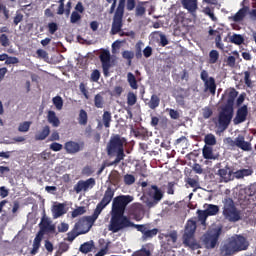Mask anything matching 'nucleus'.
Wrapping results in <instances>:
<instances>
[{
  "instance_id": "54",
  "label": "nucleus",
  "mask_w": 256,
  "mask_h": 256,
  "mask_svg": "<svg viewBox=\"0 0 256 256\" xmlns=\"http://www.w3.org/2000/svg\"><path fill=\"white\" fill-rule=\"evenodd\" d=\"M121 41L116 40L113 44H112V53L116 54L119 53V49H121Z\"/></svg>"
},
{
  "instance_id": "64",
  "label": "nucleus",
  "mask_w": 256,
  "mask_h": 256,
  "mask_svg": "<svg viewBox=\"0 0 256 256\" xmlns=\"http://www.w3.org/2000/svg\"><path fill=\"white\" fill-rule=\"evenodd\" d=\"M48 29H49V33H51V35H53L55 33V31H57V24L53 23V22L49 23Z\"/></svg>"
},
{
  "instance_id": "38",
  "label": "nucleus",
  "mask_w": 256,
  "mask_h": 256,
  "mask_svg": "<svg viewBox=\"0 0 256 256\" xmlns=\"http://www.w3.org/2000/svg\"><path fill=\"white\" fill-rule=\"evenodd\" d=\"M95 107L98 109H103V96L101 94H97L94 98Z\"/></svg>"
},
{
  "instance_id": "56",
  "label": "nucleus",
  "mask_w": 256,
  "mask_h": 256,
  "mask_svg": "<svg viewBox=\"0 0 256 256\" xmlns=\"http://www.w3.org/2000/svg\"><path fill=\"white\" fill-rule=\"evenodd\" d=\"M101 77V73L99 72V70H94L91 73V81H93L94 83H97V81H99Z\"/></svg>"
},
{
  "instance_id": "34",
  "label": "nucleus",
  "mask_w": 256,
  "mask_h": 256,
  "mask_svg": "<svg viewBox=\"0 0 256 256\" xmlns=\"http://www.w3.org/2000/svg\"><path fill=\"white\" fill-rule=\"evenodd\" d=\"M93 250V241L86 242L80 246V251L82 253H89Z\"/></svg>"
},
{
  "instance_id": "25",
  "label": "nucleus",
  "mask_w": 256,
  "mask_h": 256,
  "mask_svg": "<svg viewBox=\"0 0 256 256\" xmlns=\"http://www.w3.org/2000/svg\"><path fill=\"white\" fill-rule=\"evenodd\" d=\"M204 85L206 91H210L212 95H215L217 86L215 85V79H213V77H209V79L204 82Z\"/></svg>"
},
{
  "instance_id": "29",
  "label": "nucleus",
  "mask_w": 256,
  "mask_h": 256,
  "mask_svg": "<svg viewBox=\"0 0 256 256\" xmlns=\"http://www.w3.org/2000/svg\"><path fill=\"white\" fill-rule=\"evenodd\" d=\"M253 171L251 169H242L238 170L234 173V176L236 179H243V177H249V175H252Z\"/></svg>"
},
{
  "instance_id": "6",
  "label": "nucleus",
  "mask_w": 256,
  "mask_h": 256,
  "mask_svg": "<svg viewBox=\"0 0 256 256\" xmlns=\"http://www.w3.org/2000/svg\"><path fill=\"white\" fill-rule=\"evenodd\" d=\"M197 229V223L194 220H188L184 230V245L190 247V249H197L199 244L195 241L193 235H195V231Z\"/></svg>"
},
{
  "instance_id": "50",
  "label": "nucleus",
  "mask_w": 256,
  "mask_h": 256,
  "mask_svg": "<svg viewBox=\"0 0 256 256\" xmlns=\"http://www.w3.org/2000/svg\"><path fill=\"white\" fill-rule=\"evenodd\" d=\"M203 12L205 13V15H208V17H210L212 21H217V17H215V14L210 7L204 8Z\"/></svg>"
},
{
  "instance_id": "33",
  "label": "nucleus",
  "mask_w": 256,
  "mask_h": 256,
  "mask_svg": "<svg viewBox=\"0 0 256 256\" xmlns=\"http://www.w3.org/2000/svg\"><path fill=\"white\" fill-rule=\"evenodd\" d=\"M32 122L31 121H25L19 124L18 131L20 133H27L31 127Z\"/></svg>"
},
{
  "instance_id": "8",
  "label": "nucleus",
  "mask_w": 256,
  "mask_h": 256,
  "mask_svg": "<svg viewBox=\"0 0 256 256\" xmlns=\"http://www.w3.org/2000/svg\"><path fill=\"white\" fill-rule=\"evenodd\" d=\"M223 215L228 219V221H239V213L235 209L233 200L230 198L224 200Z\"/></svg>"
},
{
  "instance_id": "62",
  "label": "nucleus",
  "mask_w": 256,
  "mask_h": 256,
  "mask_svg": "<svg viewBox=\"0 0 256 256\" xmlns=\"http://www.w3.org/2000/svg\"><path fill=\"white\" fill-rule=\"evenodd\" d=\"M143 55H144V57L149 58L151 55H153V48H151L150 46H147L143 50Z\"/></svg>"
},
{
  "instance_id": "1",
  "label": "nucleus",
  "mask_w": 256,
  "mask_h": 256,
  "mask_svg": "<svg viewBox=\"0 0 256 256\" xmlns=\"http://www.w3.org/2000/svg\"><path fill=\"white\" fill-rule=\"evenodd\" d=\"M131 201H133V196L130 195L118 196L113 199L111 219L108 227L109 231H112V233H117L121 231V229L133 225V223L128 220L127 216H124L125 207H127Z\"/></svg>"
},
{
  "instance_id": "61",
  "label": "nucleus",
  "mask_w": 256,
  "mask_h": 256,
  "mask_svg": "<svg viewBox=\"0 0 256 256\" xmlns=\"http://www.w3.org/2000/svg\"><path fill=\"white\" fill-rule=\"evenodd\" d=\"M37 55H38V57H40L41 59H49V54H47V51H45V50H43V49L37 50Z\"/></svg>"
},
{
  "instance_id": "16",
  "label": "nucleus",
  "mask_w": 256,
  "mask_h": 256,
  "mask_svg": "<svg viewBox=\"0 0 256 256\" xmlns=\"http://www.w3.org/2000/svg\"><path fill=\"white\" fill-rule=\"evenodd\" d=\"M121 27H123V14L115 13L111 28L112 35H117L121 31Z\"/></svg>"
},
{
  "instance_id": "19",
  "label": "nucleus",
  "mask_w": 256,
  "mask_h": 256,
  "mask_svg": "<svg viewBox=\"0 0 256 256\" xmlns=\"http://www.w3.org/2000/svg\"><path fill=\"white\" fill-rule=\"evenodd\" d=\"M64 149L69 154L73 155L75 153H79L81 151V145L74 141L66 142L64 145Z\"/></svg>"
},
{
  "instance_id": "28",
  "label": "nucleus",
  "mask_w": 256,
  "mask_h": 256,
  "mask_svg": "<svg viewBox=\"0 0 256 256\" xmlns=\"http://www.w3.org/2000/svg\"><path fill=\"white\" fill-rule=\"evenodd\" d=\"M247 11H249V8H242L240 9L233 17V21L236 23H239V21H243L245 15L247 14Z\"/></svg>"
},
{
  "instance_id": "31",
  "label": "nucleus",
  "mask_w": 256,
  "mask_h": 256,
  "mask_svg": "<svg viewBox=\"0 0 256 256\" xmlns=\"http://www.w3.org/2000/svg\"><path fill=\"white\" fill-rule=\"evenodd\" d=\"M159 103H160V100H159L158 96L152 95L151 99L148 103V106L150 107V109H157V107H159Z\"/></svg>"
},
{
  "instance_id": "59",
  "label": "nucleus",
  "mask_w": 256,
  "mask_h": 256,
  "mask_svg": "<svg viewBox=\"0 0 256 256\" xmlns=\"http://www.w3.org/2000/svg\"><path fill=\"white\" fill-rule=\"evenodd\" d=\"M58 231H60V233H66V231H69V224L63 222L58 226Z\"/></svg>"
},
{
  "instance_id": "14",
  "label": "nucleus",
  "mask_w": 256,
  "mask_h": 256,
  "mask_svg": "<svg viewBox=\"0 0 256 256\" xmlns=\"http://www.w3.org/2000/svg\"><path fill=\"white\" fill-rule=\"evenodd\" d=\"M39 233H42L45 235V233H55V225H53L49 218L43 217L40 222V231Z\"/></svg>"
},
{
  "instance_id": "60",
  "label": "nucleus",
  "mask_w": 256,
  "mask_h": 256,
  "mask_svg": "<svg viewBox=\"0 0 256 256\" xmlns=\"http://www.w3.org/2000/svg\"><path fill=\"white\" fill-rule=\"evenodd\" d=\"M23 21V14L20 12H16V15L14 17V25H19Z\"/></svg>"
},
{
  "instance_id": "46",
  "label": "nucleus",
  "mask_w": 256,
  "mask_h": 256,
  "mask_svg": "<svg viewBox=\"0 0 256 256\" xmlns=\"http://www.w3.org/2000/svg\"><path fill=\"white\" fill-rule=\"evenodd\" d=\"M122 57L124 59H127V61H129V65H131V59H133V57H135V53L133 51H124L122 53Z\"/></svg>"
},
{
  "instance_id": "13",
  "label": "nucleus",
  "mask_w": 256,
  "mask_h": 256,
  "mask_svg": "<svg viewBox=\"0 0 256 256\" xmlns=\"http://www.w3.org/2000/svg\"><path fill=\"white\" fill-rule=\"evenodd\" d=\"M95 187V180L93 178H89L86 181H79L74 187L76 193H81V191H89V189H93Z\"/></svg>"
},
{
  "instance_id": "5",
  "label": "nucleus",
  "mask_w": 256,
  "mask_h": 256,
  "mask_svg": "<svg viewBox=\"0 0 256 256\" xmlns=\"http://www.w3.org/2000/svg\"><path fill=\"white\" fill-rule=\"evenodd\" d=\"M221 231H223L221 225H214L202 236V243L206 249H215L217 247Z\"/></svg>"
},
{
  "instance_id": "37",
  "label": "nucleus",
  "mask_w": 256,
  "mask_h": 256,
  "mask_svg": "<svg viewBox=\"0 0 256 256\" xmlns=\"http://www.w3.org/2000/svg\"><path fill=\"white\" fill-rule=\"evenodd\" d=\"M127 103L130 105V107H133L135 103H137V95L133 92H129L127 95Z\"/></svg>"
},
{
  "instance_id": "12",
  "label": "nucleus",
  "mask_w": 256,
  "mask_h": 256,
  "mask_svg": "<svg viewBox=\"0 0 256 256\" xmlns=\"http://www.w3.org/2000/svg\"><path fill=\"white\" fill-rule=\"evenodd\" d=\"M149 196L153 199V201L146 200L145 203L147 207H155L159 201L163 199V192L157 188V186H152L149 192Z\"/></svg>"
},
{
  "instance_id": "49",
  "label": "nucleus",
  "mask_w": 256,
  "mask_h": 256,
  "mask_svg": "<svg viewBox=\"0 0 256 256\" xmlns=\"http://www.w3.org/2000/svg\"><path fill=\"white\" fill-rule=\"evenodd\" d=\"M203 12L205 13V15H208V17H210L212 21H217V17H215V14L210 7L204 8Z\"/></svg>"
},
{
  "instance_id": "35",
  "label": "nucleus",
  "mask_w": 256,
  "mask_h": 256,
  "mask_svg": "<svg viewBox=\"0 0 256 256\" xmlns=\"http://www.w3.org/2000/svg\"><path fill=\"white\" fill-rule=\"evenodd\" d=\"M219 60V52L217 50H212L209 53V63L215 64Z\"/></svg>"
},
{
  "instance_id": "20",
  "label": "nucleus",
  "mask_w": 256,
  "mask_h": 256,
  "mask_svg": "<svg viewBox=\"0 0 256 256\" xmlns=\"http://www.w3.org/2000/svg\"><path fill=\"white\" fill-rule=\"evenodd\" d=\"M41 241H43V233L38 232L32 244V250L30 252L31 255H37V253H39V248L41 247Z\"/></svg>"
},
{
  "instance_id": "41",
  "label": "nucleus",
  "mask_w": 256,
  "mask_h": 256,
  "mask_svg": "<svg viewBox=\"0 0 256 256\" xmlns=\"http://www.w3.org/2000/svg\"><path fill=\"white\" fill-rule=\"evenodd\" d=\"M125 1L126 0H119V4H118V7L116 9V14L118 15H124L125 13Z\"/></svg>"
},
{
  "instance_id": "45",
  "label": "nucleus",
  "mask_w": 256,
  "mask_h": 256,
  "mask_svg": "<svg viewBox=\"0 0 256 256\" xmlns=\"http://www.w3.org/2000/svg\"><path fill=\"white\" fill-rule=\"evenodd\" d=\"M103 123L105 127H110L111 123V113L110 112H104L103 114Z\"/></svg>"
},
{
  "instance_id": "47",
  "label": "nucleus",
  "mask_w": 256,
  "mask_h": 256,
  "mask_svg": "<svg viewBox=\"0 0 256 256\" xmlns=\"http://www.w3.org/2000/svg\"><path fill=\"white\" fill-rule=\"evenodd\" d=\"M84 213H85V207L80 206L72 212V217L75 219V217H79V215H84Z\"/></svg>"
},
{
  "instance_id": "44",
  "label": "nucleus",
  "mask_w": 256,
  "mask_h": 256,
  "mask_svg": "<svg viewBox=\"0 0 256 256\" xmlns=\"http://www.w3.org/2000/svg\"><path fill=\"white\" fill-rule=\"evenodd\" d=\"M79 123L80 125H87V112L85 110H80Z\"/></svg>"
},
{
  "instance_id": "30",
  "label": "nucleus",
  "mask_w": 256,
  "mask_h": 256,
  "mask_svg": "<svg viewBox=\"0 0 256 256\" xmlns=\"http://www.w3.org/2000/svg\"><path fill=\"white\" fill-rule=\"evenodd\" d=\"M202 153H203L204 159H215V156H213V148L207 145L204 146Z\"/></svg>"
},
{
  "instance_id": "24",
  "label": "nucleus",
  "mask_w": 256,
  "mask_h": 256,
  "mask_svg": "<svg viewBox=\"0 0 256 256\" xmlns=\"http://www.w3.org/2000/svg\"><path fill=\"white\" fill-rule=\"evenodd\" d=\"M51 133V129L49 126H45L40 132H38L35 135L36 141H44V139H47L49 137V134Z\"/></svg>"
},
{
  "instance_id": "43",
  "label": "nucleus",
  "mask_w": 256,
  "mask_h": 256,
  "mask_svg": "<svg viewBox=\"0 0 256 256\" xmlns=\"http://www.w3.org/2000/svg\"><path fill=\"white\" fill-rule=\"evenodd\" d=\"M159 233V230L157 228H154L152 230H149V228L146 230V234L143 236L144 239H151V237H155Z\"/></svg>"
},
{
  "instance_id": "17",
  "label": "nucleus",
  "mask_w": 256,
  "mask_h": 256,
  "mask_svg": "<svg viewBox=\"0 0 256 256\" xmlns=\"http://www.w3.org/2000/svg\"><path fill=\"white\" fill-rule=\"evenodd\" d=\"M247 113H248L247 105H244V106L240 107L237 110L236 117L233 120L234 124L239 125V123L245 122V119H247Z\"/></svg>"
},
{
  "instance_id": "22",
  "label": "nucleus",
  "mask_w": 256,
  "mask_h": 256,
  "mask_svg": "<svg viewBox=\"0 0 256 256\" xmlns=\"http://www.w3.org/2000/svg\"><path fill=\"white\" fill-rule=\"evenodd\" d=\"M47 119L52 127H59L61 125V120H59L55 111H48Z\"/></svg>"
},
{
  "instance_id": "53",
  "label": "nucleus",
  "mask_w": 256,
  "mask_h": 256,
  "mask_svg": "<svg viewBox=\"0 0 256 256\" xmlns=\"http://www.w3.org/2000/svg\"><path fill=\"white\" fill-rule=\"evenodd\" d=\"M0 45H2V47H9V37L5 34L0 35Z\"/></svg>"
},
{
  "instance_id": "27",
  "label": "nucleus",
  "mask_w": 256,
  "mask_h": 256,
  "mask_svg": "<svg viewBox=\"0 0 256 256\" xmlns=\"http://www.w3.org/2000/svg\"><path fill=\"white\" fill-rule=\"evenodd\" d=\"M229 41L234 45H243V43L245 42V38L241 34H232L229 35Z\"/></svg>"
},
{
  "instance_id": "21",
  "label": "nucleus",
  "mask_w": 256,
  "mask_h": 256,
  "mask_svg": "<svg viewBox=\"0 0 256 256\" xmlns=\"http://www.w3.org/2000/svg\"><path fill=\"white\" fill-rule=\"evenodd\" d=\"M52 214L54 219H59L62 215H65V205L54 204L52 207Z\"/></svg>"
},
{
  "instance_id": "11",
  "label": "nucleus",
  "mask_w": 256,
  "mask_h": 256,
  "mask_svg": "<svg viewBox=\"0 0 256 256\" xmlns=\"http://www.w3.org/2000/svg\"><path fill=\"white\" fill-rule=\"evenodd\" d=\"M226 141L232 147H238L239 149H242V151H249V149H251V144L245 141V136L243 135H238L234 140L227 138Z\"/></svg>"
},
{
  "instance_id": "2",
  "label": "nucleus",
  "mask_w": 256,
  "mask_h": 256,
  "mask_svg": "<svg viewBox=\"0 0 256 256\" xmlns=\"http://www.w3.org/2000/svg\"><path fill=\"white\" fill-rule=\"evenodd\" d=\"M237 95H239V93L234 88H229L225 92L224 97L227 103L224 107H222V110L219 114L218 123L216 124L220 131H225L233 119V105Z\"/></svg>"
},
{
  "instance_id": "23",
  "label": "nucleus",
  "mask_w": 256,
  "mask_h": 256,
  "mask_svg": "<svg viewBox=\"0 0 256 256\" xmlns=\"http://www.w3.org/2000/svg\"><path fill=\"white\" fill-rule=\"evenodd\" d=\"M182 5L190 13L197 11V0H182Z\"/></svg>"
},
{
  "instance_id": "9",
  "label": "nucleus",
  "mask_w": 256,
  "mask_h": 256,
  "mask_svg": "<svg viewBox=\"0 0 256 256\" xmlns=\"http://www.w3.org/2000/svg\"><path fill=\"white\" fill-rule=\"evenodd\" d=\"M125 143V138H120L119 135H114L110 138V141L107 145L108 155H113L117 151L123 149V144Z\"/></svg>"
},
{
  "instance_id": "42",
  "label": "nucleus",
  "mask_w": 256,
  "mask_h": 256,
  "mask_svg": "<svg viewBox=\"0 0 256 256\" xmlns=\"http://www.w3.org/2000/svg\"><path fill=\"white\" fill-rule=\"evenodd\" d=\"M131 227H135V229H137V231H140V233L143 234V237H145V234L147 233V229H149V226H147V225H137V224H133V223H132Z\"/></svg>"
},
{
  "instance_id": "4",
  "label": "nucleus",
  "mask_w": 256,
  "mask_h": 256,
  "mask_svg": "<svg viewBox=\"0 0 256 256\" xmlns=\"http://www.w3.org/2000/svg\"><path fill=\"white\" fill-rule=\"evenodd\" d=\"M249 247V242L243 236H232L228 241L221 247L222 255H233L239 251H245Z\"/></svg>"
},
{
  "instance_id": "26",
  "label": "nucleus",
  "mask_w": 256,
  "mask_h": 256,
  "mask_svg": "<svg viewBox=\"0 0 256 256\" xmlns=\"http://www.w3.org/2000/svg\"><path fill=\"white\" fill-rule=\"evenodd\" d=\"M209 35L216 36L215 43H216L217 49H221V50L225 49V45L221 41V34L217 30H209Z\"/></svg>"
},
{
  "instance_id": "3",
  "label": "nucleus",
  "mask_w": 256,
  "mask_h": 256,
  "mask_svg": "<svg viewBox=\"0 0 256 256\" xmlns=\"http://www.w3.org/2000/svg\"><path fill=\"white\" fill-rule=\"evenodd\" d=\"M99 219V215L94 212L92 216L82 218L79 220L74 229L68 233V241H74L79 235H85V233H89V230L93 227V223Z\"/></svg>"
},
{
  "instance_id": "63",
  "label": "nucleus",
  "mask_w": 256,
  "mask_h": 256,
  "mask_svg": "<svg viewBox=\"0 0 256 256\" xmlns=\"http://www.w3.org/2000/svg\"><path fill=\"white\" fill-rule=\"evenodd\" d=\"M150 255H151V252H149V250L142 249V250L136 252L132 256H150Z\"/></svg>"
},
{
  "instance_id": "55",
  "label": "nucleus",
  "mask_w": 256,
  "mask_h": 256,
  "mask_svg": "<svg viewBox=\"0 0 256 256\" xmlns=\"http://www.w3.org/2000/svg\"><path fill=\"white\" fill-rule=\"evenodd\" d=\"M202 115H203L204 119H209V117H211V115H213V110H211V108H209V107H205L202 110Z\"/></svg>"
},
{
  "instance_id": "40",
  "label": "nucleus",
  "mask_w": 256,
  "mask_h": 256,
  "mask_svg": "<svg viewBox=\"0 0 256 256\" xmlns=\"http://www.w3.org/2000/svg\"><path fill=\"white\" fill-rule=\"evenodd\" d=\"M204 141L206 145H215L217 143V139L215 138V135L213 134H208L205 136Z\"/></svg>"
},
{
  "instance_id": "7",
  "label": "nucleus",
  "mask_w": 256,
  "mask_h": 256,
  "mask_svg": "<svg viewBox=\"0 0 256 256\" xmlns=\"http://www.w3.org/2000/svg\"><path fill=\"white\" fill-rule=\"evenodd\" d=\"M216 213H219V206L213 204H206L204 205V210H198V219L201 221L203 230L207 227V224L205 223L207 218L215 215Z\"/></svg>"
},
{
  "instance_id": "48",
  "label": "nucleus",
  "mask_w": 256,
  "mask_h": 256,
  "mask_svg": "<svg viewBox=\"0 0 256 256\" xmlns=\"http://www.w3.org/2000/svg\"><path fill=\"white\" fill-rule=\"evenodd\" d=\"M115 153H117V157L114 161V164L119 163L120 161H123L125 159V153L123 148L121 150L116 151Z\"/></svg>"
},
{
  "instance_id": "57",
  "label": "nucleus",
  "mask_w": 256,
  "mask_h": 256,
  "mask_svg": "<svg viewBox=\"0 0 256 256\" xmlns=\"http://www.w3.org/2000/svg\"><path fill=\"white\" fill-rule=\"evenodd\" d=\"M124 181L126 185H133L135 183V176L127 174L124 177Z\"/></svg>"
},
{
  "instance_id": "32",
  "label": "nucleus",
  "mask_w": 256,
  "mask_h": 256,
  "mask_svg": "<svg viewBox=\"0 0 256 256\" xmlns=\"http://www.w3.org/2000/svg\"><path fill=\"white\" fill-rule=\"evenodd\" d=\"M127 80L132 89H137V79H135V75H133V73L129 72L127 74Z\"/></svg>"
},
{
  "instance_id": "18",
  "label": "nucleus",
  "mask_w": 256,
  "mask_h": 256,
  "mask_svg": "<svg viewBox=\"0 0 256 256\" xmlns=\"http://www.w3.org/2000/svg\"><path fill=\"white\" fill-rule=\"evenodd\" d=\"M218 175L220 177V181L223 183H229V181L233 180V173L229 168H223L218 171Z\"/></svg>"
},
{
  "instance_id": "39",
  "label": "nucleus",
  "mask_w": 256,
  "mask_h": 256,
  "mask_svg": "<svg viewBox=\"0 0 256 256\" xmlns=\"http://www.w3.org/2000/svg\"><path fill=\"white\" fill-rule=\"evenodd\" d=\"M166 239L169 245H175V243H177V232H171L166 235Z\"/></svg>"
},
{
  "instance_id": "36",
  "label": "nucleus",
  "mask_w": 256,
  "mask_h": 256,
  "mask_svg": "<svg viewBox=\"0 0 256 256\" xmlns=\"http://www.w3.org/2000/svg\"><path fill=\"white\" fill-rule=\"evenodd\" d=\"M54 106L58 111H61L63 109V98L60 96H56L52 99Z\"/></svg>"
},
{
  "instance_id": "51",
  "label": "nucleus",
  "mask_w": 256,
  "mask_h": 256,
  "mask_svg": "<svg viewBox=\"0 0 256 256\" xmlns=\"http://www.w3.org/2000/svg\"><path fill=\"white\" fill-rule=\"evenodd\" d=\"M19 63V58L8 56V58L5 61V65H17Z\"/></svg>"
},
{
  "instance_id": "10",
  "label": "nucleus",
  "mask_w": 256,
  "mask_h": 256,
  "mask_svg": "<svg viewBox=\"0 0 256 256\" xmlns=\"http://www.w3.org/2000/svg\"><path fill=\"white\" fill-rule=\"evenodd\" d=\"M114 195H115V193L111 190V188H108L105 191L103 199L96 206L94 213H96V215H98V216L101 215V212L103 211V209H105L109 205V203H111V200L113 199Z\"/></svg>"
},
{
  "instance_id": "52",
  "label": "nucleus",
  "mask_w": 256,
  "mask_h": 256,
  "mask_svg": "<svg viewBox=\"0 0 256 256\" xmlns=\"http://www.w3.org/2000/svg\"><path fill=\"white\" fill-rule=\"evenodd\" d=\"M80 20H81V14H79V12L77 11L72 12L70 17V22L77 23V21H80Z\"/></svg>"
},
{
  "instance_id": "58",
  "label": "nucleus",
  "mask_w": 256,
  "mask_h": 256,
  "mask_svg": "<svg viewBox=\"0 0 256 256\" xmlns=\"http://www.w3.org/2000/svg\"><path fill=\"white\" fill-rule=\"evenodd\" d=\"M50 149L55 152L61 151V149H63V145L60 143L54 142L50 144Z\"/></svg>"
},
{
  "instance_id": "15",
  "label": "nucleus",
  "mask_w": 256,
  "mask_h": 256,
  "mask_svg": "<svg viewBox=\"0 0 256 256\" xmlns=\"http://www.w3.org/2000/svg\"><path fill=\"white\" fill-rule=\"evenodd\" d=\"M100 60L102 63L104 75L107 77V75H109V69L111 67V53H109V51H103L100 55Z\"/></svg>"
}]
</instances>
